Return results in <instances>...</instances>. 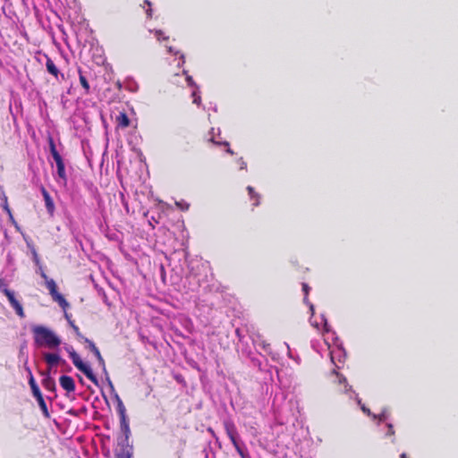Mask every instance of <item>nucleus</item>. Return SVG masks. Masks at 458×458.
I'll use <instances>...</instances> for the list:
<instances>
[{"instance_id":"f257e3e1","label":"nucleus","mask_w":458,"mask_h":458,"mask_svg":"<svg viewBox=\"0 0 458 458\" xmlns=\"http://www.w3.org/2000/svg\"><path fill=\"white\" fill-rule=\"evenodd\" d=\"M34 341L38 345L46 346L50 349L58 348L61 344L60 337L51 329L44 326L32 327Z\"/></svg>"},{"instance_id":"f03ea898","label":"nucleus","mask_w":458,"mask_h":458,"mask_svg":"<svg viewBox=\"0 0 458 458\" xmlns=\"http://www.w3.org/2000/svg\"><path fill=\"white\" fill-rule=\"evenodd\" d=\"M66 351L68 352L69 357L71 358L73 365L80 371H81L94 385L98 386V380L97 377L94 375L92 369L89 365L82 361L80 355L74 351V349L71 346L69 348H66Z\"/></svg>"},{"instance_id":"7ed1b4c3","label":"nucleus","mask_w":458,"mask_h":458,"mask_svg":"<svg viewBox=\"0 0 458 458\" xmlns=\"http://www.w3.org/2000/svg\"><path fill=\"white\" fill-rule=\"evenodd\" d=\"M0 291L7 297L10 305L15 310L16 315L21 318H25V312L22 305L18 301L14 296V293L7 288L4 279L0 277Z\"/></svg>"},{"instance_id":"20e7f679","label":"nucleus","mask_w":458,"mask_h":458,"mask_svg":"<svg viewBox=\"0 0 458 458\" xmlns=\"http://www.w3.org/2000/svg\"><path fill=\"white\" fill-rule=\"evenodd\" d=\"M42 277L46 279V286L49 291L53 301L57 302L59 306L65 310L69 307L68 301L65 298L57 291V285L54 279L48 278L46 274H42Z\"/></svg>"},{"instance_id":"39448f33","label":"nucleus","mask_w":458,"mask_h":458,"mask_svg":"<svg viewBox=\"0 0 458 458\" xmlns=\"http://www.w3.org/2000/svg\"><path fill=\"white\" fill-rule=\"evenodd\" d=\"M117 412L120 418V428L123 433L127 437L130 432L129 420L126 416V408L121 399L118 398Z\"/></svg>"},{"instance_id":"423d86ee","label":"nucleus","mask_w":458,"mask_h":458,"mask_svg":"<svg viewBox=\"0 0 458 458\" xmlns=\"http://www.w3.org/2000/svg\"><path fill=\"white\" fill-rule=\"evenodd\" d=\"M46 56V69L57 81H64V74L62 73L55 62L47 55Z\"/></svg>"},{"instance_id":"0eeeda50","label":"nucleus","mask_w":458,"mask_h":458,"mask_svg":"<svg viewBox=\"0 0 458 458\" xmlns=\"http://www.w3.org/2000/svg\"><path fill=\"white\" fill-rule=\"evenodd\" d=\"M331 377H333V382L337 385V387H338L337 390L339 392H345L348 390L347 389L348 384H347V380H346L345 377H344L343 375H341L340 373H338L335 370L332 371Z\"/></svg>"},{"instance_id":"6e6552de","label":"nucleus","mask_w":458,"mask_h":458,"mask_svg":"<svg viewBox=\"0 0 458 458\" xmlns=\"http://www.w3.org/2000/svg\"><path fill=\"white\" fill-rule=\"evenodd\" d=\"M32 394L36 398V400H37V402L38 403V406H39V408H40L44 417L46 419H49L50 418V413L48 411L47 403H46V402L44 400V397H43V394H42L40 389L33 391Z\"/></svg>"},{"instance_id":"1a4fd4ad","label":"nucleus","mask_w":458,"mask_h":458,"mask_svg":"<svg viewBox=\"0 0 458 458\" xmlns=\"http://www.w3.org/2000/svg\"><path fill=\"white\" fill-rule=\"evenodd\" d=\"M40 191H41L42 196L45 200V205H46L47 213L51 216H53V215L55 213V203H54L49 192L47 191V189L44 186H41Z\"/></svg>"},{"instance_id":"9d476101","label":"nucleus","mask_w":458,"mask_h":458,"mask_svg":"<svg viewBox=\"0 0 458 458\" xmlns=\"http://www.w3.org/2000/svg\"><path fill=\"white\" fill-rule=\"evenodd\" d=\"M60 386L63 389H64L67 393H72L75 391V382L73 378L70 376H61L59 378Z\"/></svg>"},{"instance_id":"9b49d317","label":"nucleus","mask_w":458,"mask_h":458,"mask_svg":"<svg viewBox=\"0 0 458 458\" xmlns=\"http://www.w3.org/2000/svg\"><path fill=\"white\" fill-rule=\"evenodd\" d=\"M225 429L226 432V435L228 436L229 439L231 440L233 445H236L238 442L237 440V430L235 428V425L232 421H225L224 422Z\"/></svg>"},{"instance_id":"f8f14e48","label":"nucleus","mask_w":458,"mask_h":458,"mask_svg":"<svg viewBox=\"0 0 458 458\" xmlns=\"http://www.w3.org/2000/svg\"><path fill=\"white\" fill-rule=\"evenodd\" d=\"M64 318L67 320L69 326L72 328L77 340L79 342H81L83 340V338H85L86 336H84L81 334L79 327L75 324L74 320L72 318V315L67 313L65 310H64Z\"/></svg>"},{"instance_id":"ddd939ff","label":"nucleus","mask_w":458,"mask_h":458,"mask_svg":"<svg viewBox=\"0 0 458 458\" xmlns=\"http://www.w3.org/2000/svg\"><path fill=\"white\" fill-rule=\"evenodd\" d=\"M44 378L42 379L43 387L49 392H55L56 386L55 379L49 375L48 372L42 373Z\"/></svg>"},{"instance_id":"4468645a","label":"nucleus","mask_w":458,"mask_h":458,"mask_svg":"<svg viewBox=\"0 0 458 458\" xmlns=\"http://www.w3.org/2000/svg\"><path fill=\"white\" fill-rule=\"evenodd\" d=\"M49 148L51 155L56 164V165L64 164L59 152L56 150L55 141L52 137L48 138Z\"/></svg>"},{"instance_id":"2eb2a0df","label":"nucleus","mask_w":458,"mask_h":458,"mask_svg":"<svg viewBox=\"0 0 458 458\" xmlns=\"http://www.w3.org/2000/svg\"><path fill=\"white\" fill-rule=\"evenodd\" d=\"M44 360L49 367L56 366L61 361V357L57 353H45Z\"/></svg>"},{"instance_id":"dca6fc26","label":"nucleus","mask_w":458,"mask_h":458,"mask_svg":"<svg viewBox=\"0 0 458 458\" xmlns=\"http://www.w3.org/2000/svg\"><path fill=\"white\" fill-rule=\"evenodd\" d=\"M131 124V121L129 116H116V127L117 129H125Z\"/></svg>"},{"instance_id":"f3484780","label":"nucleus","mask_w":458,"mask_h":458,"mask_svg":"<svg viewBox=\"0 0 458 458\" xmlns=\"http://www.w3.org/2000/svg\"><path fill=\"white\" fill-rule=\"evenodd\" d=\"M247 191L250 199L253 200V206L258 207L259 205V195L255 191L254 188L251 186L247 187Z\"/></svg>"},{"instance_id":"a211bd4d","label":"nucleus","mask_w":458,"mask_h":458,"mask_svg":"<svg viewBox=\"0 0 458 458\" xmlns=\"http://www.w3.org/2000/svg\"><path fill=\"white\" fill-rule=\"evenodd\" d=\"M79 79H80V83H81V87L85 89V92L89 93V89H90L89 84L88 82L86 76L82 73L81 69H79Z\"/></svg>"},{"instance_id":"6ab92c4d","label":"nucleus","mask_w":458,"mask_h":458,"mask_svg":"<svg viewBox=\"0 0 458 458\" xmlns=\"http://www.w3.org/2000/svg\"><path fill=\"white\" fill-rule=\"evenodd\" d=\"M3 200H4V202L2 204L3 209L8 214L10 220H13V216L12 210L9 207L7 197L4 196Z\"/></svg>"},{"instance_id":"aec40b11","label":"nucleus","mask_w":458,"mask_h":458,"mask_svg":"<svg viewBox=\"0 0 458 458\" xmlns=\"http://www.w3.org/2000/svg\"><path fill=\"white\" fill-rule=\"evenodd\" d=\"M81 343L86 344L87 348L92 352L98 349L95 343L87 337L83 338V340Z\"/></svg>"},{"instance_id":"412c9836","label":"nucleus","mask_w":458,"mask_h":458,"mask_svg":"<svg viewBox=\"0 0 458 458\" xmlns=\"http://www.w3.org/2000/svg\"><path fill=\"white\" fill-rule=\"evenodd\" d=\"M29 385L30 386L31 392L39 389L31 371H30Z\"/></svg>"},{"instance_id":"4be33fe9","label":"nucleus","mask_w":458,"mask_h":458,"mask_svg":"<svg viewBox=\"0 0 458 458\" xmlns=\"http://www.w3.org/2000/svg\"><path fill=\"white\" fill-rule=\"evenodd\" d=\"M144 4H146L148 7L145 9V13L148 19H151L153 16V10L151 7V2L149 0H144Z\"/></svg>"},{"instance_id":"5701e85b","label":"nucleus","mask_w":458,"mask_h":458,"mask_svg":"<svg viewBox=\"0 0 458 458\" xmlns=\"http://www.w3.org/2000/svg\"><path fill=\"white\" fill-rule=\"evenodd\" d=\"M56 167H57L58 176L65 182L66 181V174H65L64 164L56 165Z\"/></svg>"},{"instance_id":"b1692460","label":"nucleus","mask_w":458,"mask_h":458,"mask_svg":"<svg viewBox=\"0 0 458 458\" xmlns=\"http://www.w3.org/2000/svg\"><path fill=\"white\" fill-rule=\"evenodd\" d=\"M154 34H155V37L157 38V39L158 41L167 40L168 39V36H165L164 31H162L160 30H155Z\"/></svg>"},{"instance_id":"393cba45","label":"nucleus","mask_w":458,"mask_h":458,"mask_svg":"<svg viewBox=\"0 0 458 458\" xmlns=\"http://www.w3.org/2000/svg\"><path fill=\"white\" fill-rule=\"evenodd\" d=\"M372 419L374 420H377L379 422H382V421H385L387 419V414H386V411H383L378 415L373 414L372 415Z\"/></svg>"},{"instance_id":"a878e982","label":"nucleus","mask_w":458,"mask_h":458,"mask_svg":"<svg viewBox=\"0 0 458 458\" xmlns=\"http://www.w3.org/2000/svg\"><path fill=\"white\" fill-rule=\"evenodd\" d=\"M233 446L242 458H250L249 454L242 450L239 443L233 445Z\"/></svg>"},{"instance_id":"bb28decb","label":"nucleus","mask_w":458,"mask_h":458,"mask_svg":"<svg viewBox=\"0 0 458 458\" xmlns=\"http://www.w3.org/2000/svg\"><path fill=\"white\" fill-rule=\"evenodd\" d=\"M191 96L193 98V103L199 105L201 100V98H200L199 92L196 89H194L191 93Z\"/></svg>"},{"instance_id":"cd10ccee","label":"nucleus","mask_w":458,"mask_h":458,"mask_svg":"<svg viewBox=\"0 0 458 458\" xmlns=\"http://www.w3.org/2000/svg\"><path fill=\"white\" fill-rule=\"evenodd\" d=\"M386 427H387V431H386V435L387 437H394L395 434L394 426L391 423H387Z\"/></svg>"},{"instance_id":"c85d7f7f","label":"nucleus","mask_w":458,"mask_h":458,"mask_svg":"<svg viewBox=\"0 0 458 458\" xmlns=\"http://www.w3.org/2000/svg\"><path fill=\"white\" fill-rule=\"evenodd\" d=\"M93 354L95 355V357L97 358V360L102 363L103 365L105 364V360H104V358L102 357L101 355V352L99 351V349H98L97 351L93 352Z\"/></svg>"},{"instance_id":"c756f323","label":"nucleus","mask_w":458,"mask_h":458,"mask_svg":"<svg viewBox=\"0 0 458 458\" xmlns=\"http://www.w3.org/2000/svg\"><path fill=\"white\" fill-rule=\"evenodd\" d=\"M239 165H240V169L241 170H243V169H246L247 168V164L246 162L243 160V158H240L239 159Z\"/></svg>"},{"instance_id":"7c9ffc66","label":"nucleus","mask_w":458,"mask_h":458,"mask_svg":"<svg viewBox=\"0 0 458 458\" xmlns=\"http://www.w3.org/2000/svg\"><path fill=\"white\" fill-rule=\"evenodd\" d=\"M310 286L306 283H302V291L304 292L305 295L307 296L309 294Z\"/></svg>"},{"instance_id":"2f4dec72","label":"nucleus","mask_w":458,"mask_h":458,"mask_svg":"<svg viewBox=\"0 0 458 458\" xmlns=\"http://www.w3.org/2000/svg\"><path fill=\"white\" fill-rule=\"evenodd\" d=\"M361 410L364 413H366L368 416H371L372 417V413L371 411H369V409H368L365 405H361Z\"/></svg>"},{"instance_id":"473e14b6","label":"nucleus","mask_w":458,"mask_h":458,"mask_svg":"<svg viewBox=\"0 0 458 458\" xmlns=\"http://www.w3.org/2000/svg\"><path fill=\"white\" fill-rule=\"evenodd\" d=\"M186 81L188 82V85H190V86H194L195 85L191 76L187 75Z\"/></svg>"},{"instance_id":"72a5a7b5","label":"nucleus","mask_w":458,"mask_h":458,"mask_svg":"<svg viewBox=\"0 0 458 458\" xmlns=\"http://www.w3.org/2000/svg\"><path fill=\"white\" fill-rule=\"evenodd\" d=\"M226 152L229 153L230 155L234 154L233 150L232 148H230L229 147L227 148Z\"/></svg>"},{"instance_id":"f704fd0d","label":"nucleus","mask_w":458,"mask_h":458,"mask_svg":"<svg viewBox=\"0 0 458 458\" xmlns=\"http://www.w3.org/2000/svg\"><path fill=\"white\" fill-rule=\"evenodd\" d=\"M25 369H26V372H28V374L30 375V371H31L29 367H26Z\"/></svg>"},{"instance_id":"c9c22d12","label":"nucleus","mask_w":458,"mask_h":458,"mask_svg":"<svg viewBox=\"0 0 458 458\" xmlns=\"http://www.w3.org/2000/svg\"><path fill=\"white\" fill-rule=\"evenodd\" d=\"M400 458H407L406 454H402Z\"/></svg>"},{"instance_id":"e433bc0d","label":"nucleus","mask_w":458,"mask_h":458,"mask_svg":"<svg viewBox=\"0 0 458 458\" xmlns=\"http://www.w3.org/2000/svg\"><path fill=\"white\" fill-rule=\"evenodd\" d=\"M224 145H225V146H227V147H228V146H229V143L225 141V142H224Z\"/></svg>"},{"instance_id":"4c0bfd02","label":"nucleus","mask_w":458,"mask_h":458,"mask_svg":"<svg viewBox=\"0 0 458 458\" xmlns=\"http://www.w3.org/2000/svg\"><path fill=\"white\" fill-rule=\"evenodd\" d=\"M80 382L82 383L83 382V379L81 377H80Z\"/></svg>"}]
</instances>
